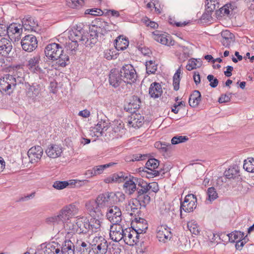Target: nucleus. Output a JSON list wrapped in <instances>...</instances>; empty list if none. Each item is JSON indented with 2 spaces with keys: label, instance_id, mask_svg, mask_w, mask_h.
I'll return each mask as SVG.
<instances>
[{
  "label": "nucleus",
  "instance_id": "f257e3e1",
  "mask_svg": "<svg viewBox=\"0 0 254 254\" xmlns=\"http://www.w3.org/2000/svg\"><path fill=\"white\" fill-rule=\"evenodd\" d=\"M126 181L124 185L123 189L125 192L130 195L132 194L135 190L137 191V187L134 184V182L132 180L131 178H129L127 180V177L125 176L123 172H120L118 174H114L112 177L107 178L105 180L106 183H110L113 182L121 183Z\"/></svg>",
  "mask_w": 254,
  "mask_h": 254
},
{
  "label": "nucleus",
  "instance_id": "f03ea898",
  "mask_svg": "<svg viewBox=\"0 0 254 254\" xmlns=\"http://www.w3.org/2000/svg\"><path fill=\"white\" fill-rule=\"evenodd\" d=\"M89 33L85 32L84 30L78 26L74 27L69 32V38L71 41L69 44L72 51H75L78 46V42H85L86 43L88 40Z\"/></svg>",
  "mask_w": 254,
  "mask_h": 254
},
{
  "label": "nucleus",
  "instance_id": "7ed1b4c3",
  "mask_svg": "<svg viewBox=\"0 0 254 254\" xmlns=\"http://www.w3.org/2000/svg\"><path fill=\"white\" fill-rule=\"evenodd\" d=\"M113 24L109 23L103 19H97L94 24L90 27V36L92 39L97 38L98 34L104 35L112 30Z\"/></svg>",
  "mask_w": 254,
  "mask_h": 254
},
{
  "label": "nucleus",
  "instance_id": "20e7f679",
  "mask_svg": "<svg viewBox=\"0 0 254 254\" xmlns=\"http://www.w3.org/2000/svg\"><path fill=\"white\" fill-rule=\"evenodd\" d=\"M21 67V64H16L14 68H13V75L6 76L5 78L3 77L0 78V91L8 92V93L11 92L9 91L11 89L12 86L15 87L16 85V79L14 76L19 77L18 75L17 70Z\"/></svg>",
  "mask_w": 254,
  "mask_h": 254
},
{
  "label": "nucleus",
  "instance_id": "39448f33",
  "mask_svg": "<svg viewBox=\"0 0 254 254\" xmlns=\"http://www.w3.org/2000/svg\"><path fill=\"white\" fill-rule=\"evenodd\" d=\"M119 70L125 83L131 84L136 81L137 74L132 64H124Z\"/></svg>",
  "mask_w": 254,
  "mask_h": 254
},
{
  "label": "nucleus",
  "instance_id": "423d86ee",
  "mask_svg": "<svg viewBox=\"0 0 254 254\" xmlns=\"http://www.w3.org/2000/svg\"><path fill=\"white\" fill-rule=\"evenodd\" d=\"M150 190L154 192H157L159 190V187L157 183H147L146 187L144 188V190L141 191L143 194L141 195V198L138 204L140 206V208L141 207L145 208L146 205L150 202V196L149 195Z\"/></svg>",
  "mask_w": 254,
  "mask_h": 254
},
{
  "label": "nucleus",
  "instance_id": "0eeeda50",
  "mask_svg": "<svg viewBox=\"0 0 254 254\" xmlns=\"http://www.w3.org/2000/svg\"><path fill=\"white\" fill-rule=\"evenodd\" d=\"M159 164L158 160L155 158H150L146 163L145 167L139 168V171L146 173V177L148 178L158 176L161 173V170L159 171L155 170L158 168Z\"/></svg>",
  "mask_w": 254,
  "mask_h": 254
},
{
  "label": "nucleus",
  "instance_id": "6e6552de",
  "mask_svg": "<svg viewBox=\"0 0 254 254\" xmlns=\"http://www.w3.org/2000/svg\"><path fill=\"white\" fill-rule=\"evenodd\" d=\"M132 180L134 182V184L137 187V192L136 193V196L132 201V205L135 207H131V210L133 212H135V209L137 210V208L136 207L139 204V202L141 199V196L143 194V193L142 192V190H144V188L146 187L147 182L144 181L141 178H138L136 177H131Z\"/></svg>",
  "mask_w": 254,
  "mask_h": 254
},
{
  "label": "nucleus",
  "instance_id": "1a4fd4ad",
  "mask_svg": "<svg viewBox=\"0 0 254 254\" xmlns=\"http://www.w3.org/2000/svg\"><path fill=\"white\" fill-rule=\"evenodd\" d=\"M125 133L124 124L121 120H115L111 124V130L105 134L110 138H118L121 137Z\"/></svg>",
  "mask_w": 254,
  "mask_h": 254
},
{
  "label": "nucleus",
  "instance_id": "9d476101",
  "mask_svg": "<svg viewBox=\"0 0 254 254\" xmlns=\"http://www.w3.org/2000/svg\"><path fill=\"white\" fill-rule=\"evenodd\" d=\"M63 51L61 45L53 43L47 45L45 49V54L48 59L55 61L59 59L61 53Z\"/></svg>",
  "mask_w": 254,
  "mask_h": 254
},
{
  "label": "nucleus",
  "instance_id": "9b49d317",
  "mask_svg": "<svg viewBox=\"0 0 254 254\" xmlns=\"http://www.w3.org/2000/svg\"><path fill=\"white\" fill-rule=\"evenodd\" d=\"M91 245L93 247V252L96 254H105L107 252V241L102 236L95 237Z\"/></svg>",
  "mask_w": 254,
  "mask_h": 254
},
{
  "label": "nucleus",
  "instance_id": "f8f14e48",
  "mask_svg": "<svg viewBox=\"0 0 254 254\" xmlns=\"http://www.w3.org/2000/svg\"><path fill=\"white\" fill-rule=\"evenodd\" d=\"M196 197L195 195L189 194L185 198L180 206V215H182V210L186 212H190L196 207Z\"/></svg>",
  "mask_w": 254,
  "mask_h": 254
},
{
  "label": "nucleus",
  "instance_id": "ddd939ff",
  "mask_svg": "<svg viewBox=\"0 0 254 254\" xmlns=\"http://www.w3.org/2000/svg\"><path fill=\"white\" fill-rule=\"evenodd\" d=\"M107 219L112 224H118L122 221V212L119 207L117 206L110 207L106 213Z\"/></svg>",
  "mask_w": 254,
  "mask_h": 254
},
{
  "label": "nucleus",
  "instance_id": "4468645a",
  "mask_svg": "<svg viewBox=\"0 0 254 254\" xmlns=\"http://www.w3.org/2000/svg\"><path fill=\"white\" fill-rule=\"evenodd\" d=\"M86 207L92 217L102 218L103 215L101 208L103 207L100 205L96 199L87 202L86 203Z\"/></svg>",
  "mask_w": 254,
  "mask_h": 254
},
{
  "label": "nucleus",
  "instance_id": "2eb2a0df",
  "mask_svg": "<svg viewBox=\"0 0 254 254\" xmlns=\"http://www.w3.org/2000/svg\"><path fill=\"white\" fill-rule=\"evenodd\" d=\"M119 68L112 69L109 74V83L113 87L116 88L123 85L124 80Z\"/></svg>",
  "mask_w": 254,
  "mask_h": 254
},
{
  "label": "nucleus",
  "instance_id": "dca6fc26",
  "mask_svg": "<svg viewBox=\"0 0 254 254\" xmlns=\"http://www.w3.org/2000/svg\"><path fill=\"white\" fill-rule=\"evenodd\" d=\"M37 40L33 35H28L24 37L21 41L22 49L27 52H31L37 47Z\"/></svg>",
  "mask_w": 254,
  "mask_h": 254
},
{
  "label": "nucleus",
  "instance_id": "f3484780",
  "mask_svg": "<svg viewBox=\"0 0 254 254\" xmlns=\"http://www.w3.org/2000/svg\"><path fill=\"white\" fill-rule=\"evenodd\" d=\"M152 38L156 42L162 45L171 46L174 45V41L172 40L169 34L156 30L151 34Z\"/></svg>",
  "mask_w": 254,
  "mask_h": 254
},
{
  "label": "nucleus",
  "instance_id": "a211bd4d",
  "mask_svg": "<svg viewBox=\"0 0 254 254\" xmlns=\"http://www.w3.org/2000/svg\"><path fill=\"white\" fill-rule=\"evenodd\" d=\"M172 237L171 229L166 225H162L157 228V238L160 242L166 243Z\"/></svg>",
  "mask_w": 254,
  "mask_h": 254
},
{
  "label": "nucleus",
  "instance_id": "6ab92c4d",
  "mask_svg": "<svg viewBox=\"0 0 254 254\" xmlns=\"http://www.w3.org/2000/svg\"><path fill=\"white\" fill-rule=\"evenodd\" d=\"M78 207L74 203L67 205L60 211L62 218L64 221H68L69 218L77 214Z\"/></svg>",
  "mask_w": 254,
  "mask_h": 254
},
{
  "label": "nucleus",
  "instance_id": "aec40b11",
  "mask_svg": "<svg viewBox=\"0 0 254 254\" xmlns=\"http://www.w3.org/2000/svg\"><path fill=\"white\" fill-rule=\"evenodd\" d=\"M114 192H106L99 195L96 198V200L104 208L115 202L116 200L114 199Z\"/></svg>",
  "mask_w": 254,
  "mask_h": 254
},
{
  "label": "nucleus",
  "instance_id": "412c9836",
  "mask_svg": "<svg viewBox=\"0 0 254 254\" xmlns=\"http://www.w3.org/2000/svg\"><path fill=\"white\" fill-rule=\"evenodd\" d=\"M23 27L21 24L17 23H12L7 26V33L9 39L11 40L20 36L22 33Z\"/></svg>",
  "mask_w": 254,
  "mask_h": 254
},
{
  "label": "nucleus",
  "instance_id": "4be33fe9",
  "mask_svg": "<svg viewBox=\"0 0 254 254\" xmlns=\"http://www.w3.org/2000/svg\"><path fill=\"white\" fill-rule=\"evenodd\" d=\"M43 150L41 146L37 145L31 147L29 149L27 155L31 163L38 162L41 158Z\"/></svg>",
  "mask_w": 254,
  "mask_h": 254
},
{
  "label": "nucleus",
  "instance_id": "5701e85b",
  "mask_svg": "<svg viewBox=\"0 0 254 254\" xmlns=\"http://www.w3.org/2000/svg\"><path fill=\"white\" fill-rule=\"evenodd\" d=\"M76 233L78 234H90L88 220L82 217L76 219Z\"/></svg>",
  "mask_w": 254,
  "mask_h": 254
},
{
  "label": "nucleus",
  "instance_id": "b1692460",
  "mask_svg": "<svg viewBox=\"0 0 254 254\" xmlns=\"http://www.w3.org/2000/svg\"><path fill=\"white\" fill-rule=\"evenodd\" d=\"M136 229L128 228H125L124 232L122 234L123 238L125 243L129 246H133L134 245V240L133 239L134 235H136Z\"/></svg>",
  "mask_w": 254,
  "mask_h": 254
},
{
  "label": "nucleus",
  "instance_id": "393cba45",
  "mask_svg": "<svg viewBox=\"0 0 254 254\" xmlns=\"http://www.w3.org/2000/svg\"><path fill=\"white\" fill-rule=\"evenodd\" d=\"M12 49V44L8 38L2 37L0 39V54L4 56H7L10 53Z\"/></svg>",
  "mask_w": 254,
  "mask_h": 254
},
{
  "label": "nucleus",
  "instance_id": "a878e982",
  "mask_svg": "<svg viewBox=\"0 0 254 254\" xmlns=\"http://www.w3.org/2000/svg\"><path fill=\"white\" fill-rule=\"evenodd\" d=\"M115 164H116V163L110 162L106 164L96 166L93 167L92 169L88 170L86 172L85 174L89 177L96 176L102 174L105 169L113 166Z\"/></svg>",
  "mask_w": 254,
  "mask_h": 254
},
{
  "label": "nucleus",
  "instance_id": "bb28decb",
  "mask_svg": "<svg viewBox=\"0 0 254 254\" xmlns=\"http://www.w3.org/2000/svg\"><path fill=\"white\" fill-rule=\"evenodd\" d=\"M22 27L25 30L27 31H34L38 26V22L35 21L32 17L27 16H25L22 21Z\"/></svg>",
  "mask_w": 254,
  "mask_h": 254
},
{
  "label": "nucleus",
  "instance_id": "cd10ccee",
  "mask_svg": "<svg viewBox=\"0 0 254 254\" xmlns=\"http://www.w3.org/2000/svg\"><path fill=\"white\" fill-rule=\"evenodd\" d=\"M144 122V117L139 113L131 114L128 121V124L134 128H139Z\"/></svg>",
  "mask_w": 254,
  "mask_h": 254
},
{
  "label": "nucleus",
  "instance_id": "c85d7f7f",
  "mask_svg": "<svg viewBox=\"0 0 254 254\" xmlns=\"http://www.w3.org/2000/svg\"><path fill=\"white\" fill-rule=\"evenodd\" d=\"M221 35L222 37L221 42L225 47H229L235 41L234 35L228 30L222 31Z\"/></svg>",
  "mask_w": 254,
  "mask_h": 254
},
{
  "label": "nucleus",
  "instance_id": "c756f323",
  "mask_svg": "<svg viewBox=\"0 0 254 254\" xmlns=\"http://www.w3.org/2000/svg\"><path fill=\"white\" fill-rule=\"evenodd\" d=\"M109 124V123L108 121L103 120L99 121L93 128L95 135L97 137L104 135L105 131L108 128Z\"/></svg>",
  "mask_w": 254,
  "mask_h": 254
},
{
  "label": "nucleus",
  "instance_id": "7c9ffc66",
  "mask_svg": "<svg viewBox=\"0 0 254 254\" xmlns=\"http://www.w3.org/2000/svg\"><path fill=\"white\" fill-rule=\"evenodd\" d=\"M163 93L161 84L154 82L151 84L149 88V94L151 97L154 99L160 97Z\"/></svg>",
  "mask_w": 254,
  "mask_h": 254
},
{
  "label": "nucleus",
  "instance_id": "2f4dec72",
  "mask_svg": "<svg viewBox=\"0 0 254 254\" xmlns=\"http://www.w3.org/2000/svg\"><path fill=\"white\" fill-rule=\"evenodd\" d=\"M62 152V147L57 144H50L46 150V153L48 156L52 158H56L59 157Z\"/></svg>",
  "mask_w": 254,
  "mask_h": 254
},
{
  "label": "nucleus",
  "instance_id": "473e14b6",
  "mask_svg": "<svg viewBox=\"0 0 254 254\" xmlns=\"http://www.w3.org/2000/svg\"><path fill=\"white\" fill-rule=\"evenodd\" d=\"M102 218L92 217L88 220L89 229L90 234L97 233L101 230V219Z\"/></svg>",
  "mask_w": 254,
  "mask_h": 254
},
{
  "label": "nucleus",
  "instance_id": "72a5a7b5",
  "mask_svg": "<svg viewBox=\"0 0 254 254\" xmlns=\"http://www.w3.org/2000/svg\"><path fill=\"white\" fill-rule=\"evenodd\" d=\"M61 254H75V247L69 240H65L60 247Z\"/></svg>",
  "mask_w": 254,
  "mask_h": 254
},
{
  "label": "nucleus",
  "instance_id": "f704fd0d",
  "mask_svg": "<svg viewBox=\"0 0 254 254\" xmlns=\"http://www.w3.org/2000/svg\"><path fill=\"white\" fill-rule=\"evenodd\" d=\"M115 48L119 50H124L128 46L129 41L127 38L123 36H119L115 41Z\"/></svg>",
  "mask_w": 254,
  "mask_h": 254
},
{
  "label": "nucleus",
  "instance_id": "c9c22d12",
  "mask_svg": "<svg viewBox=\"0 0 254 254\" xmlns=\"http://www.w3.org/2000/svg\"><path fill=\"white\" fill-rule=\"evenodd\" d=\"M239 168L236 165H233L230 167L228 170H226L224 172L225 176L229 179L239 178L240 175L239 173Z\"/></svg>",
  "mask_w": 254,
  "mask_h": 254
},
{
  "label": "nucleus",
  "instance_id": "e433bc0d",
  "mask_svg": "<svg viewBox=\"0 0 254 254\" xmlns=\"http://www.w3.org/2000/svg\"><path fill=\"white\" fill-rule=\"evenodd\" d=\"M201 101V94L198 90H194L190 95L189 103L192 107H197Z\"/></svg>",
  "mask_w": 254,
  "mask_h": 254
},
{
  "label": "nucleus",
  "instance_id": "4c0bfd02",
  "mask_svg": "<svg viewBox=\"0 0 254 254\" xmlns=\"http://www.w3.org/2000/svg\"><path fill=\"white\" fill-rule=\"evenodd\" d=\"M44 254H61L60 246L55 243L49 244L45 247L44 251Z\"/></svg>",
  "mask_w": 254,
  "mask_h": 254
},
{
  "label": "nucleus",
  "instance_id": "58836bf2",
  "mask_svg": "<svg viewBox=\"0 0 254 254\" xmlns=\"http://www.w3.org/2000/svg\"><path fill=\"white\" fill-rule=\"evenodd\" d=\"M85 1L86 0H65V5L70 8L77 9L85 4Z\"/></svg>",
  "mask_w": 254,
  "mask_h": 254
},
{
  "label": "nucleus",
  "instance_id": "ea45409f",
  "mask_svg": "<svg viewBox=\"0 0 254 254\" xmlns=\"http://www.w3.org/2000/svg\"><path fill=\"white\" fill-rule=\"evenodd\" d=\"M46 222L49 224L56 225L60 224H63L64 222V220L63 218H62L61 213L59 212V214L57 215H55L47 218Z\"/></svg>",
  "mask_w": 254,
  "mask_h": 254
},
{
  "label": "nucleus",
  "instance_id": "a19ab883",
  "mask_svg": "<svg viewBox=\"0 0 254 254\" xmlns=\"http://www.w3.org/2000/svg\"><path fill=\"white\" fill-rule=\"evenodd\" d=\"M218 0H205L206 9L208 12H212L219 7Z\"/></svg>",
  "mask_w": 254,
  "mask_h": 254
},
{
  "label": "nucleus",
  "instance_id": "79ce46f5",
  "mask_svg": "<svg viewBox=\"0 0 254 254\" xmlns=\"http://www.w3.org/2000/svg\"><path fill=\"white\" fill-rule=\"evenodd\" d=\"M29 69L31 71L37 73H45L48 72L47 67L44 66V64H28Z\"/></svg>",
  "mask_w": 254,
  "mask_h": 254
},
{
  "label": "nucleus",
  "instance_id": "37998d69",
  "mask_svg": "<svg viewBox=\"0 0 254 254\" xmlns=\"http://www.w3.org/2000/svg\"><path fill=\"white\" fill-rule=\"evenodd\" d=\"M243 168L248 172L254 173V158H248L244 161Z\"/></svg>",
  "mask_w": 254,
  "mask_h": 254
},
{
  "label": "nucleus",
  "instance_id": "c03bdc74",
  "mask_svg": "<svg viewBox=\"0 0 254 254\" xmlns=\"http://www.w3.org/2000/svg\"><path fill=\"white\" fill-rule=\"evenodd\" d=\"M188 227L190 232L195 235H198L200 234V229L199 226L195 221H191L188 223Z\"/></svg>",
  "mask_w": 254,
  "mask_h": 254
},
{
  "label": "nucleus",
  "instance_id": "a18cd8bd",
  "mask_svg": "<svg viewBox=\"0 0 254 254\" xmlns=\"http://www.w3.org/2000/svg\"><path fill=\"white\" fill-rule=\"evenodd\" d=\"M180 74L181 69L180 68H178L176 71V73L173 76V87L174 90L178 91L180 87Z\"/></svg>",
  "mask_w": 254,
  "mask_h": 254
},
{
  "label": "nucleus",
  "instance_id": "49530a36",
  "mask_svg": "<svg viewBox=\"0 0 254 254\" xmlns=\"http://www.w3.org/2000/svg\"><path fill=\"white\" fill-rule=\"evenodd\" d=\"M207 194L208 197L206 200H209L210 202L214 200L218 197V193L214 187L209 188L207 189Z\"/></svg>",
  "mask_w": 254,
  "mask_h": 254
},
{
  "label": "nucleus",
  "instance_id": "de8ad7c7",
  "mask_svg": "<svg viewBox=\"0 0 254 254\" xmlns=\"http://www.w3.org/2000/svg\"><path fill=\"white\" fill-rule=\"evenodd\" d=\"M136 235H134L133 237V240H134V245H136L138 242H139V239L140 238V234L144 233L146 232V230L147 229V226L145 224V226H142L141 228L139 226H136Z\"/></svg>",
  "mask_w": 254,
  "mask_h": 254
},
{
  "label": "nucleus",
  "instance_id": "09e8293b",
  "mask_svg": "<svg viewBox=\"0 0 254 254\" xmlns=\"http://www.w3.org/2000/svg\"><path fill=\"white\" fill-rule=\"evenodd\" d=\"M124 227L123 225L122 221L118 224H112L110 226V231L117 232L118 233L123 234L124 232Z\"/></svg>",
  "mask_w": 254,
  "mask_h": 254
},
{
  "label": "nucleus",
  "instance_id": "8fccbe9b",
  "mask_svg": "<svg viewBox=\"0 0 254 254\" xmlns=\"http://www.w3.org/2000/svg\"><path fill=\"white\" fill-rule=\"evenodd\" d=\"M137 50L144 57L149 58L152 54L151 50L145 46H139L137 47Z\"/></svg>",
  "mask_w": 254,
  "mask_h": 254
},
{
  "label": "nucleus",
  "instance_id": "3c124183",
  "mask_svg": "<svg viewBox=\"0 0 254 254\" xmlns=\"http://www.w3.org/2000/svg\"><path fill=\"white\" fill-rule=\"evenodd\" d=\"M189 138L187 136H175L171 139L172 144H177L180 143L185 142L188 141Z\"/></svg>",
  "mask_w": 254,
  "mask_h": 254
},
{
  "label": "nucleus",
  "instance_id": "603ef678",
  "mask_svg": "<svg viewBox=\"0 0 254 254\" xmlns=\"http://www.w3.org/2000/svg\"><path fill=\"white\" fill-rule=\"evenodd\" d=\"M76 221L75 223L71 222L70 221H66L64 224V228L66 230H68V233H76Z\"/></svg>",
  "mask_w": 254,
  "mask_h": 254
},
{
  "label": "nucleus",
  "instance_id": "864d4df0",
  "mask_svg": "<svg viewBox=\"0 0 254 254\" xmlns=\"http://www.w3.org/2000/svg\"><path fill=\"white\" fill-rule=\"evenodd\" d=\"M85 13L93 16H101L104 14V12L100 8H90L86 9Z\"/></svg>",
  "mask_w": 254,
  "mask_h": 254
},
{
  "label": "nucleus",
  "instance_id": "5fc2aeb1",
  "mask_svg": "<svg viewBox=\"0 0 254 254\" xmlns=\"http://www.w3.org/2000/svg\"><path fill=\"white\" fill-rule=\"evenodd\" d=\"M69 184L66 181H56L53 185V187L57 190H62L65 188Z\"/></svg>",
  "mask_w": 254,
  "mask_h": 254
},
{
  "label": "nucleus",
  "instance_id": "6e6d98bb",
  "mask_svg": "<svg viewBox=\"0 0 254 254\" xmlns=\"http://www.w3.org/2000/svg\"><path fill=\"white\" fill-rule=\"evenodd\" d=\"M7 26L6 25L4 20L0 18V37L6 35L7 33Z\"/></svg>",
  "mask_w": 254,
  "mask_h": 254
},
{
  "label": "nucleus",
  "instance_id": "4d7b16f0",
  "mask_svg": "<svg viewBox=\"0 0 254 254\" xmlns=\"http://www.w3.org/2000/svg\"><path fill=\"white\" fill-rule=\"evenodd\" d=\"M140 99L137 96H133L132 101L129 103L130 106H132L133 110L135 111L140 108Z\"/></svg>",
  "mask_w": 254,
  "mask_h": 254
},
{
  "label": "nucleus",
  "instance_id": "13d9d810",
  "mask_svg": "<svg viewBox=\"0 0 254 254\" xmlns=\"http://www.w3.org/2000/svg\"><path fill=\"white\" fill-rule=\"evenodd\" d=\"M207 79L210 82L209 85L210 87L212 88H215L217 86L219 81L216 78L214 77L213 75L209 74L207 76Z\"/></svg>",
  "mask_w": 254,
  "mask_h": 254
},
{
  "label": "nucleus",
  "instance_id": "bf43d9fd",
  "mask_svg": "<svg viewBox=\"0 0 254 254\" xmlns=\"http://www.w3.org/2000/svg\"><path fill=\"white\" fill-rule=\"evenodd\" d=\"M110 238L115 242H119L123 239V236L122 233H118L117 232H110Z\"/></svg>",
  "mask_w": 254,
  "mask_h": 254
},
{
  "label": "nucleus",
  "instance_id": "052dcab7",
  "mask_svg": "<svg viewBox=\"0 0 254 254\" xmlns=\"http://www.w3.org/2000/svg\"><path fill=\"white\" fill-rule=\"evenodd\" d=\"M146 72L148 74H154L157 70V64H145Z\"/></svg>",
  "mask_w": 254,
  "mask_h": 254
},
{
  "label": "nucleus",
  "instance_id": "680f3d73",
  "mask_svg": "<svg viewBox=\"0 0 254 254\" xmlns=\"http://www.w3.org/2000/svg\"><path fill=\"white\" fill-rule=\"evenodd\" d=\"M169 22L170 24L172 25H175L177 27H184L190 23V20L188 21H184L183 22H176L174 20H172V18L169 19Z\"/></svg>",
  "mask_w": 254,
  "mask_h": 254
},
{
  "label": "nucleus",
  "instance_id": "e2e57ef3",
  "mask_svg": "<svg viewBox=\"0 0 254 254\" xmlns=\"http://www.w3.org/2000/svg\"><path fill=\"white\" fill-rule=\"evenodd\" d=\"M143 22L147 26H149L154 29L157 28L158 27V24L157 23L154 21H151L147 17L144 19Z\"/></svg>",
  "mask_w": 254,
  "mask_h": 254
},
{
  "label": "nucleus",
  "instance_id": "0e129e2a",
  "mask_svg": "<svg viewBox=\"0 0 254 254\" xmlns=\"http://www.w3.org/2000/svg\"><path fill=\"white\" fill-rule=\"evenodd\" d=\"M231 93L228 94H223L219 98L218 102L220 103H226L230 101L231 98Z\"/></svg>",
  "mask_w": 254,
  "mask_h": 254
},
{
  "label": "nucleus",
  "instance_id": "69168bd1",
  "mask_svg": "<svg viewBox=\"0 0 254 254\" xmlns=\"http://www.w3.org/2000/svg\"><path fill=\"white\" fill-rule=\"evenodd\" d=\"M90 249L89 246L84 242H82L80 245V247L79 248H77V250L81 253V254L86 252H89L90 251L89 249Z\"/></svg>",
  "mask_w": 254,
  "mask_h": 254
},
{
  "label": "nucleus",
  "instance_id": "338daca9",
  "mask_svg": "<svg viewBox=\"0 0 254 254\" xmlns=\"http://www.w3.org/2000/svg\"><path fill=\"white\" fill-rule=\"evenodd\" d=\"M154 145L156 148L161 149L165 152L168 151V145L165 143H162L160 141H157L155 142Z\"/></svg>",
  "mask_w": 254,
  "mask_h": 254
},
{
  "label": "nucleus",
  "instance_id": "774afa93",
  "mask_svg": "<svg viewBox=\"0 0 254 254\" xmlns=\"http://www.w3.org/2000/svg\"><path fill=\"white\" fill-rule=\"evenodd\" d=\"M114 194V199L116 200L115 201L123 202L125 200L126 196L122 192L118 191Z\"/></svg>",
  "mask_w": 254,
  "mask_h": 254
}]
</instances>
